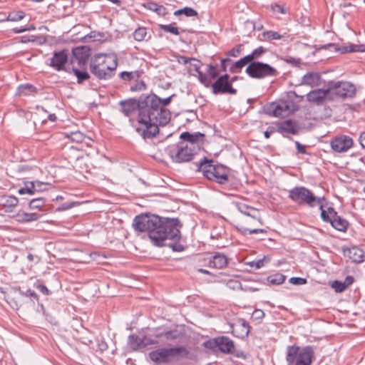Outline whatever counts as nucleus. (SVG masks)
I'll return each mask as SVG.
<instances>
[{"instance_id": "obj_57", "label": "nucleus", "mask_w": 365, "mask_h": 365, "mask_svg": "<svg viewBox=\"0 0 365 365\" xmlns=\"http://www.w3.org/2000/svg\"><path fill=\"white\" fill-rule=\"evenodd\" d=\"M355 166L359 170H362L365 166V162L363 158H357L354 162Z\"/></svg>"}, {"instance_id": "obj_23", "label": "nucleus", "mask_w": 365, "mask_h": 365, "mask_svg": "<svg viewBox=\"0 0 365 365\" xmlns=\"http://www.w3.org/2000/svg\"><path fill=\"white\" fill-rule=\"evenodd\" d=\"M228 264L226 255L220 252H215L209 259V267L216 269H222Z\"/></svg>"}, {"instance_id": "obj_45", "label": "nucleus", "mask_w": 365, "mask_h": 365, "mask_svg": "<svg viewBox=\"0 0 365 365\" xmlns=\"http://www.w3.org/2000/svg\"><path fill=\"white\" fill-rule=\"evenodd\" d=\"M245 66V63L242 59L238 60L232 64L230 68V71L231 73H239L241 69Z\"/></svg>"}, {"instance_id": "obj_56", "label": "nucleus", "mask_w": 365, "mask_h": 365, "mask_svg": "<svg viewBox=\"0 0 365 365\" xmlns=\"http://www.w3.org/2000/svg\"><path fill=\"white\" fill-rule=\"evenodd\" d=\"M220 68L222 71H226L227 68L230 63H231V60L230 58H222L221 59Z\"/></svg>"}, {"instance_id": "obj_33", "label": "nucleus", "mask_w": 365, "mask_h": 365, "mask_svg": "<svg viewBox=\"0 0 365 365\" xmlns=\"http://www.w3.org/2000/svg\"><path fill=\"white\" fill-rule=\"evenodd\" d=\"M263 41L280 40L284 37V35L274 31H266L262 34Z\"/></svg>"}, {"instance_id": "obj_61", "label": "nucleus", "mask_w": 365, "mask_h": 365, "mask_svg": "<svg viewBox=\"0 0 365 365\" xmlns=\"http://www.w3.org/2000/svg\"><path fill=\"white\" fill-rule=\"evenodd\" d=\"M155 12L160 16H165L167 14V9L163 5H158Z\"/></svg>"}, {"instance_id": "obj_39", "label": "nucleus", "mask_w": 365, "mask_h": 365, "mask_svg": "<svg viewBox=\"0 0 365 365\" xmlns=\"http://www.w3.org/2000/svg\"><path fill=\"white\" fill-rule=\"evenodd\" d=\"M148 33L147 30L144 27H139L135 29L133 33V37L135 40L138 41H142L144 40H147Z\"/></svg>"}, {"instance_id": "obj_24", "label": "nucleus", "mask_w": 365, "mask_h": 365, "mask_svg": "<svg viewBox=\"0 0 365 365\" xmlns=\"http://www.w3.org/2000/svg\"><path fill=\"white\" fill-rule=\"evenodd\" d=\"M128 343L133 348L136 349L138 347H144L149 344H153L155 343V341L152 340L145 336L143 337H140L133 334L129 336Z\"/></svg>"}, {"instance_id": "obj_25", "label": "nucleus", "mask_w": 365, "mask_h": 365, "mask_svg": "<svg viewBox=\"0 0 365 365\" xmlns=\"http://www.w3.org/2000/svg\"><path fill=\"white\" fill-rule=\"evenodd\" d=\"M344 256L347 257L354 262H361L364 261V251L357 247H351L344 251Z\"/></svg>"}, {"instance_id": "obj_43", "label": "nucleus", "mask_w": 365, "mask_h": 365, "mask_svg": "<svg viewBox=\"0 0 365 365\" xmlns=\"http://www.w3.org/2000/svg\"><path fill=\"white\" fill-rule=\"evenodd\" d=\"M160 29L165 32H168L174 35H179L180 32L178 27L173 26V24H160Z\"/></svg>"}, {"instance_id": "obj_49", "label": "nucleus", "mask_w": 365, "mask_h": 365, "mask_svg": "<svg viewBox=\"0 0 365 365\" xmlns=\"http://www.w3.org/2000/svg\"><path fill=\"white\" fill-rule=\"evenodd\" d=\"M242 48H243V46L242 44H239L237 46L232 48L230 51H229L227 53V55L229 56L237 57L239 56V54L242 51Z\"/></svg>"}, {"instance_id": "obj_11", "label": "nucleus", "mask_w": 365, "mask_h": 365, "mask_svg": "<svg viewBox=\"0 0 365 365\" xmlns=\"http://www.w3.org/2000/svg\"><path fill=\"white\" fill-rule=\"evenodd\" d=\"M295 107L292 101H279L267 105L264 111L270 116L284 118L294 112L296 110Z\"/></svg>"}, {"instance_id": "obj_16", "label": "nucleus", "mask_w": 365, "mask_h": 365, "mask_svg": "<svg viewBox=\"0 0 365 365\" xmlns=\"http://www.w3.org/2000/svg\"><path fill=\"white\" fill-rule=\"evenodd\" d=\"M307 101L317 105H322L326 99L332 100L329 83L326 88L315 89L307 95Z\"/></svg>"}, {"instance_id": "obj_7", "label": "nucleus", "mask_w": 365, "mask_h": 365, "mask_svg": "<svg viewBox=\"0 0 365 365\" xmlns=\"http://www.w3.org/2000/svg\"><path fill=\"white\" fill-rule=\"evenodd\" d=\"M314 357V353L311 346H287L286 361L288 365H311Z\"/></svg>"}, {"instance_id": "obj_60", "label": "nucleus", "mask_w": 365, "mask_h": 365, "mask_svg": "<svg viewBox=\"0 0 365 365\" xmlns=\"http://www.w3.org/2000/svg\"><path fill=\"white\" fill-rule=\"evenodd\" d=\"M294 143H295V145H296L298 153H302V154L306 153V147L304 145H302L298 141H295Z\"/></svg>"}, {"instance_id": "obj_55", "label": "nucleus", "mask_w": 365, "mask_h": 365, "mask_svg": "<svg viewBox=\"0 0 365 365\" xmlns=\"http://www.w3.org/2000/svg\"><path fill=\"white\" fill-rule=\"evenodd\" d=\"M158 6V4L154 1H148L144 4L145 8L155 12L156 11Z\"/></svg>"}, {"instance_id": "obj_52", "label": "nucleus", "mask_w": 365, "mask_h": 365, "mask_svg": "<svg viewBox=\"0 0 365 365\" xmlns=\"http://www.w3.org/2000/svg\"><path fill=\"white\" fill-rule=\"evenodd\" d=\"M271 7H272V10L274 12H277V13L282 14H286V10L284 9V8L279 4H272L271 6Z\"/></svg>"}, {"instance_id": "obj_6", "label": "nucleus", "mask_w": 365, "mask_h": 365, "mask_svg": "<svg viewBox=\"0 0 365 365\" xmlns=\"http://www.w3.org/2000/svg\"><path fill=\"white\" fill-rule=\"evenodd\" d=\"M188 350L184 347L160 348L149 353V357L157 365H165L187 357Z\"/></svg>"}, {"instance_id": "obj_46", "label": "nucleus", "mask_w": 365, "mask_h": 365, "mask_svg": "<svg viewBox=\"0 0 365 365\" xmlns=\"http://www.w3.org/2000/svg\"><path fill=\"white\" fill-rule=\"evenodd\" d=\"M32 182H33L35 193L42 192V191L47 190V185H48L47 183L43 182H41L38 180H35V181H32Z\"/></svg>"}, {"instance_id": "obj_34", "label": "nucleus", "mask_w": 365, "mask_h": 365, "mask_svg": "<svg viewBox=\"0 0 365 365\" xmlns=\"http://www.w3.org/2000/svg\"><path fill=\"white\" fill-rule=\"evenodd\" d=\"M286 279V276L281 273H276L267 277V282L274 285L282 284Z\"/></svg>"}, {"instance_id": "obj_64", "label": "nucleus", "mask_w": 365, "mask_h": 365, "mask_svg": "<svg viewBox=\"0 0 365 365\" xmlns=\"http://www.w3.org/2000/svg\"><path fill=\"white\" fill-rule=\"evenodd\" d=\"M359 140L362 148L365 149V132L361 133Z\"/></svg>"}, {"instance_id": "obj_30", "label": "nucleus", "mask_w": 365, "mask_h": 365, "mask_svg": "<svg viewBox=\"0 0 365 365\" xmlns=\"http://www.w3.org/2000/svg\"><path fill=\"white\" fill-rule=\"evenodd\" d=\"M330 224L334 228L341 232H346L349 225L348 221L341 217L338 214Z\"/></svg>"}, {"instance_id": "obj_8", "label": "nucleus", "mask_w": 365, "mask_h": 365, "mask_svg": "<svg viewBox=\"0 0 365 365\" xmlns=\"http://www.w3.org/2000/svg\"><path fill=\"white\" fill-rule=\"evenodd\" d=\"M288 197L299 205L314 207L320 201L325 200L324 197H317L308 188L297 186L288 191Z\"/></svg>"}, {"instance_id": "obj_14", "label": "nucleus", "mask_w": 365, "mask_h": 365, "mask_svg": "<svg viewBox=\"0 0 365 365\" xmlns=\"http://www.w3.org/2000/svg\"><path fill=\"white\" fill-rule=\"evenodd\" d=\"M212 79L211 78V81H212ZM210 87L212 88V93L215 95L225 93L235 95L237 93V90L232 87L231 81H230V76L228 74L218 77L214 83L211 82Z\"/></svg>"}, {"instance_id": "obj_22", "label": "nucleus", "mask_w": 365, "mask_h": 365, "mask_svg": "<svg viewBox=\"0 0 365 365\" xmlns=\"http://www.w3.org/2000/svg\"><path fill=\"white\" fill-rule=\"evenodd\" d=\"M217 351L226 354H233L235 351L234 341L226 336H218Z\"/></svg>"}, {"instance_id": "obj_26", "label": "nucleus", "mask_w": 365, "mask_h": 365, "mask_svg": "<svg viewBox=\"0 0 365 365\" xmlns=\"http://www.w3.org/2000/svg\"><path fill=\"white\" fill-rule=\"evenodd\" d=\"M321 82V75L317 72H309L302 79V84L311 87L317 86Z\"/></svg>"}, {"instance_id": "obj_58", "label": "nucleus", "mask_w": 365, "mask_h": 365, "mask_svg": "<svg viewBox=\"0 0 365 365\" xmlns=\"http://www.w3.org/2000/svg\"><path fill=\"white\" fill-rule=\"evenodd\" d=\"M168 246L170 247L173 251H176V252L182 251L184 249L183 246L179 243L169 244Z\"/></svg>"}, {"instance_id": "obj_32", "label": "nucleus", "mask_w": 365, "mask_h": 365, "mask_svg": "<svg viewBox=\"0 0 365 365\" xmlns=\"http://www.w3.org/2000/svg\"><path fill=\"white\" fill-rule=\"evenodd\" d=\"M19 200L14 196H3L0 199V206L11 208L18 205Z\"/></svg>"}, {"instance_id": "obj_4", "label": "nucleus", "mask_w": 365, "mask_h": 365, "mask_svg": "<svg viewBox=\"0 0 365 365\" xmlns=\"http://www.w3.org/2000/svg\"><path fill=\"white\" fill-rule=\"evenodd\" d=\"M118 57L115 53H96L91 59L90 71L98 79H110L115 75Z\"/></svg>"}, {"instance_id": "obj_31", "label": "nucleus", "mask_w": 365, "mask_h": 365, "mask_svg": "<svg viewBox=\"0 0 365 365\" xmlns=\"http://www.w3.org/2000/svg\"><path fill=\"white\" fill-rule=\"evenodd\" d=\"M36 88L29 83L20 85L17 88V93L20 96L33 95L36 93Z\"/></svg>"}, {"instance_id": "obj_3", "label": "nucleus", "mask_w": 365, "mask_h": 365, "mask_svg": "<svg viewBox=\"0 0 365 365\" xmlns=\"http://www.w3.org/2000/svg\"><path fill=\"white\" fill-rule=\"evenodd\" d=\"M235 205L240 212L247 217L236 226L238 232L245 236L247 234L267 233L266 229L257 227L259 225H263L260 212L258 209L242 202H237Z\"/></svg>"}, {"instance_id": "obj_44", "label": "nucleus", "mask_w": 365, "mask_h": 365, "mask_svg": "<svg viewBox=\"0 0 365 365\" xmlns=\"http://www.w3.org/2000/svg\"><path fill=\"white\" fill-rule=\"evenodd\" d=\"M204 346L210 350H217L218 336L206 341L203 344Z\"/></svg>"}, {"instance_id": "obj_54", "label": "nucleus", "mask_w": 365, "mask_h": 365, "mask_svg": "<svg viewBox=\"0 0 365 365\" xmlns=\"http://www.w3.org/2000/svg\"><path fill=\"white\" fill-rule=\"evenodd\" d=\"M120 77L125 81H130L133 78L134 76L132 72L123 71L120 73Z\"/></svg>"}, {"instance_id": "obj_59", "label": "nucleus", "mask_w": 365, "mask_h": 365, "mask_svg": "<svg viewBox=\"0 0 365 365\" xmlns=\"http://www.w3.org/2000/svg\"><path fill=\"white\" fill-rule=\"evenodd\" d=\"M36 288L44 295H48L50 294L49 289L43 284H38L36 285Z\"/></svg>"}, {"instance_id": "obj_5", "label": "nucleus", "mask_w": 365, "mask_h": 365, "mask_svg": "<svg viewBox=\"0 0 365 365\" xmlns=\"http://www.w3.org/2000/svg\"><path fill=\"white\" fill-rule=\"evenodd\" d=\"M197 170L201 171L208 180L219 184H225L229 181L230 169L222 165H214L212 160L204 158L197 164Z\"/></svg>"}, {"instance_id": "obj_28", "label": "nucleus", "mask_w": 365, "mask_h": 365, "mask_svg": "<svg viewBox=\"0 0 365 365\" xmlns=\"http://www.w3.org/2000/svg\"><path fill=\"white\" fill-rule=\"evenodd\" d=\"M41 215L35 212H19L16 215V220L21 223L31 222L36 221L40 218Z\"/></svg>"}, {"instance_id": "obj_12", "label": "nucleus", "mask_w": 365, "mask_h": 365, "mask_svg": "<svg viewBox=\"0 0 365 365\" xmlns=\"http://www.w3.org/2000/svg\"><path fill=\"white\" fill-rule=\"evenodd\" d=\"M329 88L332 100L334 96L345 99L351 98L356 95L355 86L347 81H329Z\"/></svg>"}, {"instance_id": "obj_41", "label": "nucleus", "mask_w": 365, "mask_h": 365, "mask_svg": "<svg viewBox=\"0 0 365 365\" xmlns=\"http://www.w3.org/2000/svg\"><path fill=\"white\" fill-rule=\"evenodd\" d=\"M180 14H185L186 16L191 17L196 16L197 15V12L190 7H185L174 12L175 16H179Z\"/></svg>"}, {"instance_id": "obj_42", "label": "nucleus", "mask_w": 365, "mask_h": 365, "mask_svg": "<svg viewBox=\"0 0 365 365\" xmlns=\"http://www.w3.org/2000/svg\"><path fill=\"white\" fill-rule=\"evenodd\" d=\"M24 16V12L22 11H12L8 15L7 20L11 21H19L23 19Z\"/></svg>"}, {"instance_id": "obj_10", "label": "nucleus", "mask_w": 365, "mask_h": 365, "mask_svg": "<svg viewBox=\"0 0 365 365\" xmlns=\"http://www.w3.org/2000/svg\"><path fill=\"white\" fill-rule=\"evenodd\" d=\"M166 150L173 161L178 163L190 161L195 153V150L185 145V142L171 145Z\"/></svg>"}, {"instance_id": "obj_38", "label": "nucleus", "mask_w": 365, "mask_h": 365, "mask_svg": "<svg viewBox=\"0 0 365 365\" xmlns=\"http://www.w3.org/2000/svg\"><path fill=\"white\" fill-rule=\"evenodd\" d=\"M269 261H270V257L264 256L262 259L248 262H247V264L252 268H255V269H260L261 267H264L265 262H269Z\"/></svg>"}, {"instance_id": "obj_20", "label": "nucleus", "mask_w": 365, "mask_h": 365, "mask_svg": "<svg viewBox=\"0 0 365 365\" xmlns=\"http://www.w3.org/2000/svg\"><path fill=\"white\" fill-rule=\"evenodd\" d=\"M67 61V52L66 51L63 50L53 53V57L51 58V63L49 65L56 71H61L63 69Z\"/></svg>"}, {"instance_id": "obj_17", "label": "nucleus", "mask_w": 365, "mask_h": 365, "mask_svg": "<svg viewBox=\"0 0 365 365\" xmlns=\"http://www.w3.org/2000/svg\"><path fill=\"white\" fill-rule=\"evenodd\" d=\"M230 327L232 334L242 339L248 336L251 328L249 324L242 318H238L235 323H230Z\"/></svg>"}, {"instance_id": "obj_21", "label": "nucleus", "mask_w": 365, "mask_h": 365, "mask_svg": "<svg viewBox=\"0 0 365 365\" xmlns=\"http://www.w3.org/2000/svg\"><path fill=\"white\" fill-rule=\"evenodd\" d=\"M73 57L78 61L79 66H84L91 54V49L87 46H77L73 48Z\"/></svg>"}, {"instance_id": "obj_50", "label": "nucleus", "mask_w": 365, "mask_h": 365, "mask_svg": "<svg viewBox=\"0 0 365 365\" xmlns=\"http://www.w3.org/2000/svg\"><path fill=\"white\" fill-rule=\"evenodd\" d=\"M265 52L266 49L262 46H259L255 48L251 53L254 60H256L259 58Z\"/></svg>"}, {"instance_id": "obj_48", "label": "nucleus", "mask_w": 365, "mask_h": 365, "mask_svg": "<svg viewBox=\"0 0 365 365\" xmlns=\"http://www.w3.org/2000/svg\"><path fill=\"white\" fill-rule=\"evenodd\" d=\"M70 138L72 141L81 143L83 140L84 135L81 132L76 131L71 133Z\"/></svg>"}, {"instance_id": "obj_13", "label": "nucleus", "mask_w": 365, "mask_h": 365, "mask_svg": "<svg viewBox=\"0 0 365 365\" xmlns=\"http://www.w3.org/2000/svg\"><path fill=\"white\" fill-rule=\"evenodd\" d=\"M246 73L249 76L257 79L275 76L277 73L275 68L259 61L251 62L246 68Z\"/></svg>"}, {"instance_id": "obj_53", "label": "nucleus", "mask_w": 365, "mask_h": 365, "mask_svg": "<svg viewBox=\"0 0 365 365\" xmlns=\"http://www.w3.org/2000/svg\"><path fill=\"white\" fill-rule=\"evenodd\" d=\"M264 316V313L261 309H255L252 313V318L255 320L262 319Z\"/></svg>"}, {"instance_id": "obj_27", "label": "nucleus", "mask_w": 365, "mask_h": 365, "mask_svg": "<svg viewBox=\"0 0 365 365\" xmlns=\"http://www.w3.org/2000/svg\"><path fill=\"white\" fill-rule=\"evenodd\" d=\"M322 202L320 201L317 205L321 210V217L324 222L331 223L334 218L336 217L337 212L331 207H329L325 210Z\"/></svg>"}, {"instance_id": "obj_47", "label": "nucleus", "mask_w": 365, "mask_h": 365, "mask_svg": "<svg viewBox=\"0 0 365 365\" xmlns=\"http://www.w3.org/2000/svg\"><path fill=\"white\" fill-rule=\"evenodd\" d=\"M331 287L334 289L336 292H342L346 289V285L344 282L335 280L333 282Z\"/></svg>"}, {"instance_id": "obj_62", "label": "nucleus", "mask_w": 365, "mask_h": 365, "mask_svg": "<svg viewBox=\"0 0 365 365\" xmlns=\"http://www.w3.org/2000/svg\"><path fill=\"white\" fill-rule=\"evenodd\" d=\"M241 59L243 61V62L245 63V65L247 64V63L250 64L251 62H256L254 60L252 53L245 56V57H243Z\"/></svg>"}, {"instance_id": "obj_51", "label": "nucleus", "mask_w": 365, "mask_h": 365, "mask_svg": "<svg viewBox=\"0 0 365 365\" xmlns=\"http://www.w3.org/2000/svg\"><path fill=\"white\" fill-rule=\"evenodd\" d=\"M289 283L294 285H302L307 283V279L302 277H293L289 279Z\"/></svg>"}, {"instance_id": "obj_36", "label": "nucleus", "mask_w": 365, "mask_h": 365, "mask_svg": "<svg viewBox=\"0 0 365 365\" xmlns=\"http://www.w3.org/2000/svg\"><path fill=\"white\" fill-rule=\"evenodd\" d=\"M46 204V200L43 197L34 198L30 200L29 207L31 210H41Z\"/></svg>"}, {"instance_id": "obj_15", "label": "nucleus", "mask_w": 365, "mask_h": 365, "mask_svg": "<svg viewBox=\"0 0 365 365\" xmlns=\"http://www.w3.org/2000/svg\"><path fill=\"white\" fill-rule=\"evenodd\" d=\"M353 139L345 135L337 136L331 140V148L337 153L346 152L353 145Z\"/></svg>"}, {"instance_id": "obj_63", "label": "nucleus", "mask_w": 365, "mask_h": 365, "mask_svg": "<svg viewBox=\"0 0 365 365\" xmlns=\"http://www.w3.org/2000/svg\"><path fill=\"white\" fill-rule=\"evenodd\" d=\"M190 58H187L186 56H180L179 58H178V61L180 63H182V64H187V63H189V62L190 61Z\"/></svg>"}, {"instance_id": "obj_2", "label": "nucleus", "mask_w": 365, "mask_h": 365, "mask_svg": "<svg viewBox=\"0 0 365 365\" xmlns=\"http://www.w3.org/2000/svg\"><path fill=\"white\" fill-rule=\"evenodd\" d=\"M133 227L135 231L147 232L153 245L158 247L166 245V240L179 241L181 237L182 224L178 218L142 214L134 218Z\"/></svg>"}, {"instance_id": "obj_1", "label": "nucleus", "mask_w": 365, "mask_h": 365, "mask_svg": "<svg viewBox=\"0 0 365 365\" xmlns=\"http://www.w3.org/2000/svg\"><path fill=\"white\" fill-rule=\"evenodd\" d=\"M172 97L161 99L155 94L141 96L138 100L129 98L119 102L120 111L127 117L138 110L136 131L143 139H152L159 133V126L168 124L171 113L165 107L168 106Z\"/></svg>"}, {"instance_id": "obj_9", "label": "nucleus", "mask_w": 365, "mask_h": 365, "mask_svg": "<svg viewBox=\"0 0 365 365\" xmlns=\"http://www.w3.org/2000/svg\"><path fill=\"white\" fill-rule=\"evenodd\" d=\"M189 64L190 73L195 76L193 72H196L199 81L207 88H209L211 85V78H216L219 75L216 66L212 64L208 65L206 71L207 73H204L200 70L202 65L200 61L195 58H191Z\"/></svg>"}, {"instance_id": "obj_40", "label": "nucleus", "mask_w": 365, "mask_h": 365, "mask_svg": "<svg viewBox=\"0 0 365 365\" xmlns=\"http://www.w3.org/2000/svg\"><path fill=\"white\" fill-rule=\"evenodd\" d=\"M72 71L75 76L77 77L78 83H81L90 78V76L86 71H81L75 68H73Z\"/></svg>"}, {"instance_id": "obj_35", "label": "nucleus", "mask_w": 365, "mask_h": 365, "mask_svg": "<svg viewBox=\"0 0 365 365\" xmlns=\"http://www.w3.org/2000/svg\"><path fill=\"white\" fill-rule=\"evenodd\" d=\"M156 337H165L168 340H175L181 337V334L178 330H172L157 334Z\"/></svg>"}, {"instance_id": "obj_19", "label": "nucleus", "mask_w": 365, "mask_h": 365, "mask_svg": "<svg viewBox=\"0 0 365 365\" xmlns=\"http://www.w3.org/2000/svg\"><path fill=\"white\" fill-rule=\"evenodd\" d=\"M204 134L197 132L194 134H190L188 132H184L181 133L180 138L182 140V142H185V144L188 147L192 148V150H195V145L197 147L200 146V143H202L204 138Z\"/></svg>"}, {"instance_id": "obj_37", "label": "nucleus", "mask_w": 365, "mask_h": 365, "mask_svg": "<svg viewBox=\"0 0 365 365\" xmlns=\"http://www.w3.org/2000/svg\"><path fill=\"white\" fill-rule=\"evenodd\" d=\"M19 194L24 195L28 194L30 195H34V188L32 181H27L24 182V187H21L18 190Z\"/></svg>"}, {"instance_id": "obj_18", "label": "nucleus", "mask_w": 365, "mask_h": 365, "mask_svg": "<svg viewBox=\"0 0 365 365\" xmlns=\"http://www.w3.org/2000/svg\"><path fill=\"white\" fill-rule=\"evenodd\" d=\"M277 131L283 135L285 134L296 135L299 132L297 121L294 120H285L276 123Z\"/></svg>"}, {"instance_id": "obj_29", "label": "nucleus", "mask_w": 365, "mask_h": 365, "mask_svg": "<svg viewBox=\"0 0 365 365\" xmlns=\"http://www.w3.org/2000/svg\"><path fill=\"white\" fill-rule=\"evenodd\" d=\"M341 53H351V52H365V45L364 44H353L350 43L347 46H344L336 48Z\"/></svg>"}]
</instances>
